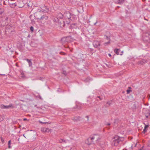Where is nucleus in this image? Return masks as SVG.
<instances>
[{
  "label": "nucleus",
  "mask_w": 150,
  "mask_h": 150,
  "mask_svg": "<svg viewBox=\"0 0 150 150\" xmlns=\"http://www.w3.org/2000/svg\"><path fill=\"white\" fill-rule=\"evenodd\" d=\"M61 41L62 44L65 43L67 42L65 37L62 38L61 40Z\"/></svg>",
  "instance_id": "nucleus-14"
},
{
  "label": "nucleus",
  "mask_w": 150,
  "mask_h": 150,
  "mask_svg": "<svg viewBox=\"0 0 150 150\" xmlns=\"http://www.w3.org/2000/svg\"><path fill=\"white\" fill-rule=\"evenodd\" d=\"M120 50L119 49H115L114 50L115 53L117 55L119 54V52Z\"/></svg>",
  "instance_id": "nucleus-18"
},
{
  "label": "nucleus",
  "mask_w": 150,
  "mask_h": 150,
  "mask_svg": "<svg viewBox=\"0 0 150 150\" xmlns=\"http://www.w3.org/2000/svg\"><path fill=\"white\" fill-rule=\"evenodd\" d=\"M148 125H145L144 127V128L145 129H147V128L148 127Z\"/></svg>",
  "instance_id": "nucleus-43"
},
{
  "label": "nucleus",
  "mask_w": 150,
  "mask_h": 150,
  "mask_svg": "<svg viewBox=\"0 0 150 150\" xmlns=\"http://www.w3.org/2000/svg\"><path fill=\"white\" fill-rule=\"evenodd\" d=\"M130 91H131L129 89H128L127 91V93H129Z\"/></svg>",
  "instance_id": "nucleus-34"
},
{
  "label": "nucleus",
  "mask_w": 150,
  "mask_h": 150,
  "mask_svg": "<svg viewBox=\"0 0 150 150\" xmlns=\"http://www.w3.org/2000/svg\"><path fill=\"white\" fill-rule=\"evenodd\" d=\"M8 27H7V28H6V31H7V30L8 29Z\"/></svg>",
  "instance_id": "nucleus-50"
},
{
  "label": "nucleus",
  "mask_w": 150,
  "mask_h": 150,
  "mask_svg": "<svg viewBox=\"0 0 150 150\" xmlns=\"http://www.w3.org/2000/svg\"><path fill=\"white\" fill-rule=\"evenodd\" d=\"M110 41H109L108 42H106V43H105V44H108L110 43Z\"/></svg>",
  "instance_id": "nucleus-44"
},
{
  "label": "nucleus",
  "mask_w": 150,
  "mask_h": 150,
  "mask_svg": "<svg viewBox=\"0 0 150 150\" xmlns=\"http://www.w3.org/2000/svg\"><path fill=\"white\" fill-rule=\"evenodd\" d=\"M147 129H146L144 128V129H143V132H143V133H144V134L146 132V131H147Z\"/></svg>",
  "instance_id": "nucleus-30"
},
{
  "label": "nucleus",
  "mask_w": 150,
  "mask_h": 150,
  "mask_svg": "<svg viewBox=\"0 0 150 150\" xmlns=\"http://www.w3.org/2000/svg\"><path fill=\"white\" fill-rule=\"evenodd\" d=\"M139 150H143L142 149V148L141 149H140Z\"/></svg>",
  "instance_id": "nucleus-55"
},
{
  "label": "nucleus",
  "mask_w": 150,
  "mask_h": 150,
  "mask_svg": "<svg viewBox=\"0 0 150 150\" xmlns=\"http://www.w3.org/2000/svg\"><path fill=\"white\" fill-rule=\"evenodd\" d=\"M145 62H146L143 59L142 61H140L139 62V64H143Z\"/></svg>",
  "instance_id": "nucleus-21"
},
{
  "label": "nucleus",
  "mask_w": 150,
  "mask_h": 150,
  "mask_svg": "<svg viewBox=\"0 0 150 150\" xmlns=\"http://www.w3.org/2000/svg\"><path fill=\"white\" fill-rule=\"evenodd\" d=\"M122 53L123 52L122 51ZM120 54V55H122V54Z\"/></svg>",
  "instance_id": "nucleus-56"
},
{
  "label": "nucleus",
  "mask_w": 150,
  "mask_h": 150,
  "mask_svg": "<svg viewBox=\"0 0 150 150\" xmlns=\"http://www.w3.org/2000/svg\"><path fill=\"white\" fill-rule=\"evenodd\" d=\"M57 17L58 18H64V15H63L62 13H58L57 15Z\"/></svg>",
  "instance_id": "nucleus-10"
},
{
  "label": "nucleus",
  "mask_w": 150,
  "mask_h": 150,
  "mask_svg": "<svg viewBox=\"0 0 150 150\" xmlns=\"http://www.w3.org/2000/svg\"><path fill=\"white\" fill-rule=\"evenodd\" d=\"M143 40L145 42H150V29L146 32L144 35Z\"/></svg>",
  "instance_id": "nucleus-3"
},
{
  "label": "nucleus",
  "mask_w": 150,
  "mask_h": 150,
  "mask_svg": "<svg viewBox=\"0 0 150 150\" xmlns=\"http://www.w3.org/2000/svg\"><path fill=\"white\" fill-rule=\"evenodd\" d=\"M145 115V116H146V118H148V117L150 115Z\"/></svg>",
  "instance_id": "nucleus-40"
},
{
  "label": "nucleus",
  "mask_w": 150,
  "mask_h": 150,
  "mask_svg": "<svg viewBox=\"0 0 150 150\" xmlns=\"http://www.w3.org/2000/svg\"><path fill=\"white\" fill-rule=\"evenodd\" d=\"M11 144V140H10L8 142V148L9 149H10L11 148V146L10 145Z\"/></svg>",
  "instance_id": "nucleus-24"
},
{
  "label": "nucleus",
  "mask_w": 150,
  "mask_h": 150,
  "mask_svg": "<svg viewBox=\"0 0 150 150\" xmlns=\"http://www.w3.org/2000/svg\"><path fill=\"white\" fill-rule=\"evenodd\" d=\"M66 40L67 42H69L72 41V39L71 36H68L65 37Z\"/></svg>",
  "instance_id": "nucleus-8"
},
{
  "label": "nucleus",
  "mask_w": 150,
  "mask_h": 150,
  "mask_svg": "<svg viewBox=\"0 0 150 150\" xmlns=\"http://www.w3.org/2000/svg\"><path fill=\"white\" fill-rule=\"evenodd\" d=\"M124 2V0H117L116 2V3L119 4H121Z\"/></svg>",
  "instance_id": "nucleus-16"
},
{
  "label": "nucleus",
  "mask_w": 150,
  "mask_h": 150,
  "mask_svg": "<svg viewBox=\"0 0 150 150\" xmlns=\"http://www.w3.org/2000/svg\"><path fill=\"white\" fill-rule=\"evenodd\" d=\"M4 12V10L3 9L0 8V15L1 14Z\"/></svg>",
  "instance_id": "nucleus-27"
},
{
  "label": "nucleus",
  "mask_w": 150,
  "mask_h": 150,
  "mask_svg": "<svg viewBox=\"0 0 150 150\" xmlns=\"http://www.w3.org/2000/svg\"><path fill=\"white\" fill-rule=\"evenodd\" d=\"M107 125H110V123H108L107 124Z\"/></svg>",
  "instance_id": "nucleus-49"
},
{
  "label": "nucleus",
  "mask_w": 150,
  "mask_h": 150,
  "mask_svg": "<svg viewBox=\"0 0 150 150\" xmlns=\"http://www.w3.org/2000/svg\"><path fill=\"white\" fill-rule=\"evenodd\" d=\"M65 23H67V24L69 23V22H67V21H62V22H59L60 26L61 27H64L65 25V24H66Z\"/></svg>",
  "instance_id": "nucleus-7"
},
{
  "label": "nucleus",
  "mask_w": 150,
  "mask_h": 150,
  "mask_svg": "<svg viewBox=\"0 0 150 150\" xmlns=\"http://www.w3.org/2000/svg\"><path fill=\"white\" fill-rule=\"evenodd\" d=\"M91 80V78L90 77H88L85 79V81L86 82H88L89 81H90Z\"/></svg>",
  "instance_id": "nucleus-26"
},
{
  "label": "nucleus",
  "mask_w": 150,
  "mask_h": 150,
  "mask_svg": "<svg viewBox=\"0 0 150 150\" xmlns=\"http://www.w3.org/2000/svg\"><path fill=\"white\" fill-rule=\"evenodd\" d=\"M30 30L32 32H33L34 30L33 27V26H31L30 28Z\"/></svg>",
  "instance_id": "nucleus-31"
},
{
  "label": "nucleus",
  "mask_w": 150,
  "mask_h": 150,
  "mask_svg": "<svg viewBox=\"0 0 150 150\" xmlns=\"http://www.w3.org/2000/svg\"><path fill=\"white\" fill-rule=\"evenodd\" d=\"M131 149H132L133 148V147H132V146L131 147Z\"/></svg>",
  "instance_id": "nucleus-52"
},
{
  "label": "nucleus",
  "mask_w": 150,
  "mask_h": 150,
  "mask_svg": "<svg viewBox=\"0 0 150 150\" xmlns=\"http://www.w3.org/2000/svg\"><path fill=\"white\" fill-rule=\"evenodd\" d=\"M25 77V75L24 74V73H23L22 71L21 72V75L20 76V78H23Z\"/></svg>",
  "instance_id": "nucleus-20"
},
{
  "label": "nucleus",
  "mask_w": 150,
  "mask_h": 150,
  "mask_svg": "<svg viewBox=\"0 0 150 150\" xmlns=\"http://www.w3.org/2000/svg\"><path fill=\"white\" fill-rule=\"evenodd\" d=\"M59 142L61 143H62V142H64L65 143L66 142V140H64V139H61L59 140Z\"/></svg>",
  "instance_id": "nucleus-23"
},
{
  "label": "nucleus",
  "mask_w": 150,
  "mask_h": 150,
  "mask_svg": "<svg viewBox=\"0 0 150 150\" xmlns=\"http://www.w3.org/2000/svg\"><path fill=\"white\" fill-rule=\"evenodd\" d=\"M47 128H44L43 129L42 131L45 132H46L47 131Z\"/></svg>",
  "instance_id": "nucleus-28"
},
{
  "label": "nucleus",
  "mask_w": 150,
  "mask_h": 150,
  "mask_svg": "<svg viewBox=\"0 0 150 150\" xmlns=\"http://www.w3.org/2000/svg\"><path fill=\"white\" fill-rule=\"evenodd\" d=\"M145 115H150V110L149 109H147L146 110V112L145 113Z\"/></svg>",
  "instance_id": "nucleus-19"
},
{
  "label": "nucleus",
  "mask_w": 150,
  "mask_h": 150,
  "mask_svg": "<svg viewBox=\"0 0 150 150\" xmlns=\"http://www.w3.org/2000/svg\"><path fill=\"white\" fill-rule=\"evenodd\" d=\"M12 1V0H11V1Z\"/></svg>",
  "instance_id": "nucleus-60"
},
{
  "label": "nucleus",
  "mask_w": 150,
  "mask_h": 150,
  "mask_svg": "<svg viewBox=\"0 0 150 150\" xmlns=\"http://www.w3.org/2000/svg\"><path fill=\"white\" fill-rule=\"evenodd\" d=\"M147 97L148 98V99L149 100L150 99V95L148 94Z\"/></svg>",
  "instance_id": "nucleus-39"
},
{
  "label": "nucleus",
  "mask_w": 150,
  "mask_h": 150,
  "mask_svg": "<svg viewBox=\"0 0 150 150\" xmlns=\"http://www.w3.org/2000/svg\"><path fill=\"white\" fill-rule=\"evenodd\" d=\"M4 116H0V122L2 121L4 119Z\"/></svg>",
  "instance_id": "nucleus-25"
},
{
  "label": "nucleus",
  "mask_w": 150,
  "mask_h": 150,
  "mask_svg": "<svg viewBox=\"0 0 150 150\" xmlns=\"http://www.w3.org/2000/svg\"><path fill=\"white\" fill-rule=\"evenodd\" d=\"M148 146H150V140L149 141V144H148Z\"/></svg>",
  "instance_id": "nucleus-41"
},
{
  "label": "nucleus",
  "mask_w": 150,
  "mask_h": 150,
  "mask_svg": "<svg viewBox=\"0 0 150 150\" xmlns=\"http://www.w3.org/2000/svg\"><path fill=\"white\" fill-rule=\"evenodd\" d=\"M40 123H43H43H44L42 122H40Z\"/></svg>",
  "instance_id": "nucleus-54"
},
{
  "label": "nucleus",
  "mask_w": 150,
  "mask_h": 150,
  "mask_svg": "<svg viewBox=\"0 0 150 150\" xmlns=\"http://www.w3.org/2000/svg\"><path fill=\"white\" fill-rule=\"evenodd\" d=\"M108 55H109V56H110V57H111V54H108Z\"/></svg>",
  "instance_id": "nucleus-48"
},
{
  "label": "nucleus",
  "mask_w": 150,
  "mask_h": 150,
  "mask_svg": "<svg viewBox=\"0 0 150 150\" xmlns=\"http://www.w3.org/2000/svg\"><path fill=\"white\" fill-rule=\"evenodd\" d=\"M29 64V66H31L32 64V62H29V63H28Z\"/></svg>",
  "instance_id": "nucleus-36"
},
{
  "label": "nucleus",
  "mask_w": 150,
  "mask_h": 150,
  "mask_svg": "<svg viewBox=\"0 0 150 150\" xmlns=\"http://www.w3.org/2000/svg\"><path fill=\"white\" fill-rule=\"evenodd\" d=\"M48 17L47 16L45 15H43L42 16L40 17V18H37L39 19H45V20H47L48 19Z\"/></svg>",
  "instance_id": "nucleus-9"
},
{
  "label": "nucleus",
  "mask_w": 150,
  "mask_h": 150,
  "mask_svg": "<svg viewBox=\"0 0 150 150\" xmlns=\"http://www.w3.org/2000/svg\"><path fill=\"white\" fill-rule=\"evenodd\" d=\"M26 61L28 62V63H29V62H31V61H30V59H26Z\"/></svg>",
  "instance_id": "nucleus-38"
},
{
  "label": "nucleus",
  "mask_w": 150,
  "mask_h": 150,
  "mask_svg": "<svg viewBox=\"0 0 150 150\" xmlns=\"http://www.w3.org/2000/svg\"><path fill=\"white\" fill-rule=\"evenodd\" d=\"M71 28H76V24L75 23L72 24L70 26Z\"/></svg>",
  "instance_id": "nucleus-22"
},
{
  "label": "nucleus",
  "mask_w": 150,
  "mask_h": 150,
  "mask_svg": "<svg viewBox=\"0 0 150 150\" xmlns=\"http://www.w3.org/2000/svg\"><path fill=\"white\" fill-rule=\"evenodd\" d=\"M39 98H40V99H42V98H41V96H39Z\"/></svg>",
  "instance_id": "nucleus-47"
},
{
  "label": "nucleus",
  "mask_w": 150,
  "mask_h": 150,
  "mask_svg": "<svg viewBox=\"0 0 150 150\" xmlns=\"http://www.w3.org/2000/svg\"><path fill=\"white\" fill-rule=\"evenodd\" d=\"M85 117L87 118V121H88V118H89L88 116H86Z\"/></svg>",
  "instance_id": "nucleus-37"
},
{
  "label": "nucleus",
  "mask_w": 150,
  "mask_h": 150,
  "mask_svg": "<svg viewBox=\"0 0 150 150\" xmlns=\"http://www.w3.org/2000/svg\"><path fill=\"white\" fill-rule=\"evenodd\" d=\"M8 3L10 5V6H11V7H14L16 6V4L15 3H11V2H9Z\"/></svg>",
  "instance_id": "nucleus-15"
},
{
  "label": "nucleus",
  "mask_w": 150,
  "mask_h": 150,
  "mask_svg": "<svg viewBox=\"0 0 150 150\" xmlns=\"http://www.w3.org/2000/svg\"><path fill=\"white\" fill-rule=\"evenodd\" d=\"M98 139H97V140H98Z\"/></svg>",
  "instance_id": "nucleus-58"
},
{
  "label": "nucleus",
  "mask_w": 150,
  "mask_h": 150,
  "mask_svg": "<svg viewBox=\"0 0 150 150\" xmlns=\"http://www.w3.org/2000/svg\"><path fill=\"white\" fill-rule=\"evenodd\" d=\"M13 107V106L12 104H11L8 105H5L3 104H2L0 106L1 108L3 109H8Z\"/></svg>",
  "instance_id": "nucleus-6"
},
{
  "label": "nucleus",
  "mask_w": 150,
  "mask_h": 150,
  "mask_svg": "<svg viewBox=\"0 0 150 150\" xmlns=\"http://www.w3.org/2000/svg\"><path fill=\"white\" fill-rule=\"evenodd\" d=\"M62 73L65 75H66V72L65 71H63L62 72Z\"/></svg>",
  "instance_id": "nucleus-35"
},
{
  "label": "nucleus",
  "mask_w": 150,
  "mask_h": 150,
  "mask_svg": "<svg viewBox=\"0 0 150 150\" xmlns=\"http://www.w3.org/2000/svg\"><path fill=\"white\" fill-rule=\"evenodd\" d=\"M122 138H120L117 136H114L113 139V141L112 142V145H114L115 146H117L118 145L119 142L122 141Z\"/></svg>",
  "instance_id": "nucleus-2"
},
{
  "label": "nucleus",
  "mask_w": 150,
  "mask_h": 150,
  "mask_svg": "<svg viewBox=\"0 0 150 150\" xmlns=\"http://www.w3.org/2000/svg\"><path fill=\"white\" fill-rule=\"evenodd\" d=\"M64 19H70L71 18V14L70 12L68 11H65L64 14Z\"/></svg>",
  "instance_id": "nucleus-4"
},
{
  "label": "nucleus",
  "mask_w": 150,
  "mask_h": 150,
  "mask_svg": "<svg viewBox=\"0 0 150 150\" xmlns=\"http://www.w3.org/2000/svg\"><path fill=\"white\" fill-rule=\"evenodd\" d=\"M97 98H99L100 100H101L102 99L100 97V96H97Z\"/></svg>",
  "instance_id": "nucleus-45"
},
{
  "label": "nucleus",
  "mask_w": 150,
  "mask_h": 150,
  "mask_svg": "<svg viewBox=\"0 0 150 150\" xmlns=\"http://www.w3.org/2000/svg\"><path fill=\"white\" fill-rule=\"evenodd\" d=\"M10 19L7 16H4L0 19V27H3L7 25L10 22Z\"/></svg>",
  "instance_id": "nucleus-1"
},
{
  "label": "nucleus",
  "mask_w": 150,
  "mask_h": 150,
  "mask_svg": "<svg viewBox=\"0 0 150 150\" xmlns=\"http://www.w3.org/2000/svg\"><path fill=\"white\" fill-rule=\"evenodd\" d=\"M1 141L3 142H4V140L2 138V137H1Z\"/></svg>",
  "instance_id": "nucleus-46"
},
{
  "label": "nucleus",
  "mask_w": 150,
  "mask_h": 150,
  "mask_svg": "<svg viewBox=\"0 0 150 150\" xmlns=\"http://www.w3.org/2000/svg\"><path fill=\"white\" fill-rule=\"evenodd\" d=\"M74 109H80L81 108V105H76L75 107H74Z\"/></svg>",
  "instance_id": "nucleus-17"
},
{
  "label": "nucleus",
  "mask_w": 150,
  "mask_h": 150,
  "mask_svg": "<svg viewBox=\"0 0 150 150\" xmlns=\"http://www.w3.org/2000/svg\"><path fill=\"white\" fill-rule=\"evenodd\" d=\"M106 36V38L107 39V40H109V38L107 36Z\"/></svg>",
  "instance_id": "nucleus-42"
},
{
  "label": "nucleus",
  "mask_w": 150,
  "mask_h": 150,
  "mask_svg": "<svg viewBox=\"0 0 150 150\" xmlns=\"http://www.w3.org/2000/svg\"><path fill=\"white\" fill-rule=\"evenodd\" d=\"M27 120V119H26V118H24V119H23V120Z\"/></svg>",
  "instance_id": "nucleus-51"
},
{
  "label": "nucleus",
  "mask_w": 150,
  "mask_h": 150,
  "mask_svg": "<svg viewBox=\"0 0 150 150\" xmlns=\"http://www.w3.org/2000/svg\"><path fill=\"white\" fill-rule=\"evenodd\" d=\"M111 101H109L107 103V104L109 106L110 105V104H111Z\"/></svg>",
  "instance_id": "nucleus-32"
},
{
  "label": "nucleus",
  "mask_w": 150,
  "mask_h": 150,
  "mask_svg": "<svg viewBox=\"0 0 150 150\" xmlns=\"http://www.w3.org/2000/svg\"><path fill=\"white\" fill-rule=\"evenodd\" d=\"M54 21H55V22H57V21H58V18H54V20H53Z\"/></svg>",
  "instance_id": "nucleus-33"
},
{
  "label": "nucleus",
  "mask_w": 150,
  "mask_h": 150,
  "mask_svg": "<svg viewBox=\"0 0 150 150\" xmlns=\"http://www.w3.org/2000/svg\"><path fill=\"white\" fill-rule=\"evenodd\" d=\"M97 23V22H96V23H94V25H96V24Z\"/></svg>",
  "instance_id": "nucleus-53"
},
{
  "label": "nucleus",
  "mask_w": 150,
  "mask_h": 150,
  "mask_svg": "<svg viewBox=\"0 0 150 150\" xmlns=\"http://www.w3.org/2000/svg\"><path fill=\"white\" fill-rule=\"evenodd\" d=\"M129 88H131V87H129Z\"/></svg>",
  "instance_id": "nucleus-57"
},
{
  "label": "nucleus",
  "mask_w": 150,
  "mask_h": 150,
  "mask_svg": "<svg viewBox=\"0 0 150 150\" xmlns=\"http://www.w3.org/2000/svg\"><path fill=\"white\" fill-rule=\"evenodd\" d=\"M93 139V137L88 138L87 140H86V143L89 145L92 144Z\"/></svg>",
  "instance_id": "nucleus-5"
},
{
  "label": "nucleus",
  "mask_w": 150,
  "mask_h": 150,
  "mask_svg": "<svg viewBox=\"0 0 150 150\" xmlns=\"http://www.w3.org/2000/svg\"><path fill=\"white\" fill-rule=\"evenodd\" d=\"M80 117L79 116L78 117H75L72 119L74 121H78L80 120Z\"/></svg>",
  "instance_id": "nucleus-13"
},
{
  "label": "nucleus",
  "mask_w": 150,
  "mask_h": 150,
  "mask_svg": "<svg viewBox=\"0 0 150 150\" xmlns=\"http://www.w3.org/2000/svg\"><path fill=\"white\" fill-rule=\"evenodd\" d=\"M91 54H93V53H91Z\"/></svg>",
  "instance_id": "nucleus-59"
},
{
  "label": "nucleus",
  "mask_w": 150,
  "mask_h": 150,
  "mask_svg": "<svg viewBox=\"0 0 150 150\" xmlns=\"http://www.w3.org/2000/svg\"><path fill=\"white\" fill-rule=\"evenodd\" d=\"M137 108V106H136V104H134L133 105V107H132L133 109H136Z\"/></svg>",
  "instance_id": "nucleus-29"
},
{
  "label": "nucleus",
  "mask_w": 150,
  "mask_h": 150,
  "mask_svg": "<svg viewBox=\"0 0 150 150\" xmlns=\"http://www.w3.org/2000/svg\"><path fill=\"white\" fill-rule=\"evenodd\" d=\"M42 9L43 10L44 12H47L49 11V9L47 8L45 6L42 7Z\"/></svg>",
  "instance_id": "nucleus-11"
},
{
  "label": "nucleus",
  "mask_w": 150,
  "mask_h": 150,
  "mask_svg": "<svg viewBox=\"0 0 150 150\" xmlns=\"http://www.w3.org/2000/svg\"><path fill=\"white\" fill-rule=\"evenodd\" d=\"M100 45V43L99 41L94 40V47H97L98 46H99Z\"/></svg>",
  "instance_id": "nucleus-12"
}]
</instances>
